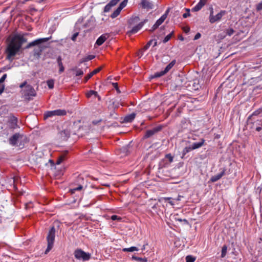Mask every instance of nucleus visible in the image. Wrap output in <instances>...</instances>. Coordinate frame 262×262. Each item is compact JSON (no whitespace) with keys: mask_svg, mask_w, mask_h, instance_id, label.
<instances>
[{"mask_svg":"<svg viewBox=\"0 0 262 262\" xmlns=\"http://www.w3.org/2000/svg\"><path fill=\"white\" fill-rule=\"evenodd\" d=\"M27 41V39L23 35L16 34L10 39L6 53L7 54L6 58L9 60L12 61L14 56H15L20 51L23 44Z\"/></svg>","mask_w":262,"mask_h":262,"instance_id":"obj_1","label":"nucleus"},{"mask_svg":"<svg viewBox=\"0 0 262 262\" xmlns=\"http://www.w3.org/2000/svg\"><path fill=\"white\" fill-rule=\"evenodd\" d=\"M50 37L41 38L37 39L30 43H29L25 49H29L32 47H36L33 50V55L37 58H39L42 51L45 49L46 47L43 46V43L48 41Z\"/></svg>","mask_w":262,"mask_h":262,"instance_id":"obj_2","label":"nucleus"},{"mask_svg":"<svg viewBox=\"0 0 262 262\" xmlns=\"http://www.w3.org/2000/svg\"><path fill=\"white\" fill-rule=\"evenodd\" d=\"M74 255L76 259L86 261L91 258V254L86 253L81 249H77L74 251Z\"/></svg>","mask_w":262,"mask_h":262,"instance_id":"obj_3","label":"nucleus"},{"mask_svg":"<svg viewBox=\"0 0 262 262\" xmlns=\"http://www.w3.org/2000/svg\"><path fill=\"white\" fill-rule=\"evenodd\" d=\"M185 82V78L183 76L178 75L176 78L174 82L171 83V88H172L173 90H179L183 86Z\"/></svg>","mask_w":262,"mask_h":262,"instance_id":"obj_4","label":"nucleus"},{"mask_svg":"<svg viewBox=\"0 0 262 262\" xmlns=\"http://www.w3.org/2000/svg\"><path fill=\"white\" fill-rule=\"evenodd\" d=\"M67 114L64 110L58 109L54 111H47L44 114V119L52 117L54 116H64Z\"/></svg>","mask_w":262,"mask_h":262,"instance_id":"obj_5","label":"nucleus"},{"mask_svg":"<svg viewBox=\"0 0 262 262\" xmlns=\"http://www.w3.org/2000/svg\"><path fill=\"white\" fill-rule=\"evenodd\" d=\"M210 13L209 16V21L211 23L213 24L215 21L221 20L222 17L226 14V12L225 10H222L216 15H213V10L212 8H210Z\"/></svg>","mask_w":262,"mask_h":262,"instance_id":"obj_6","label":"nucleus"},{"mask_svg":"<svg viewBox=\"0 0 262 262\" xmlns=\"http://www.w3.org/2000/svg\"><path fill=\"white\" fill-rule=\"evenodd\" d=\"M261 112H262V110L255 111L253 113L252 115L248 117L247 120V124L245 126L246 129H247L248 128H249L250 129L254 128V123L253 122V121L254 120V119H255L254 116H257Z\"/></svg>","mask_w":262,"mask_h":262,"instance_id":"obj_7","label":"nucleus"},{"mask_svg":"<svg viewBox=\"0 0 262 262\" xmlns=\"http://www.w3.org/2000/svg\"><path fill=\"white\" fill-rule=\"evenodd\" d=\"M162 129V126L161 125L158 126L157 127H155L151 129L147 130L146 131L145 135H144L143 137V139H147L153 135H154L155 134L157 133L158 132L161 131Z\"/></svg>","mask_w":262,"mask_h":262,"instance_id":"obj_8","label":"nucleus"},{"mask_svg":"<svg viewBox=\"0 0 262 262\" xmlns=\"http://www.w3.org/2000/svg\"><path fill=\"white\" fill-rule=\"evenodd\" d=\"M56 229L54 226H52L47 235V241L48 244L54 245Z\"/></svg>","mask_w":262,"mask_h":262,"instance_id":"obj_9","label":"nucleus"},{"mask_svg":"<svg viewBox=\"0 0 262 262\" xmlns=\"http://www.w3.org/2000/svg\"><path fill=\"white\" fill-rule=\"evenodd\" d=\"M24 96L26 98L29 96H35L36 92L34 89L31 85H27L24 91Z\"/></svg>","mask_w":262,"mask_h":262,"instance_id":"obj_10","label":"nucleus"},{"mask_svg":"<svg viewBox=\"0 0 262 262\" xmlns=\"http://www.w3.org/2000/svg\"><path fill=\"white\" fill-rule=\"evenodd\" d=\"M139 5L143 9H152L154 8V4L148 0H141Z\"/></svg>","mask_w":262,"mask_h":262,"instance_id":"obj_11","label":"nucleus"},{"mask_svg":"<svg viewBox=\"0 0 262 262\" xmlns=\"http://www.w3.org/2000/svg\"><path fill=\"white\" fill-rule=\"evenodd\" d=\"M120 0H111L104 8V12H109L112 8L116 6Z\"/></svg>","mask_w":262,"mask_h":262,"instance_id":"obj_12","label":"nucleus"},{"mask_svg":"<svg viewBox=\"0 0 262 262\" xmlns=\"http://www.w3.org/2000/svg\"><path fill=\"white\" fill-rule=\"evenodd\" d=\"M109 34L105 33L101 35L96 40L95 44L98 46L102 45L104 41L108 38Z\"/></svg>","mask_w":262,"mask_h":262,"instance_id":"obj_13","label":"nucleus"},{"mask_svg":"<svg viewBox=\"0 0 262 262\" xmlns=\"http://www.w3.org/2000/svg\"><path fill=\"white\" fill-rule=\"evenodd\" d=\"M226 170V169L225 168H223L222 169V171L220 173H218L216 175H215V176H213L211 177L210 179V181L211 182H215L217 181L223 176L225 175Z\"/></svg>","mask_w":262,"mask_h":262,"instance_id":"obj_14","label":"nucleus"},{"mask_svg":"<svg viewBox=\"0 0 262 262\" xmlns=\"http://www.w3.org/2000/svg\"><path fill=\"white\" fill-rule=\"evenodd\" d=\"M143 23H139L137 25L132 28V29L128 31L127 34L129 35L137 33L139 30H140L143 27Z\"/></svg>","mask_w":262,"mask_h":262,"instance_id":"obj_15","label":"nucleus"},{"mask_svg":"<svg viewBox=\"0 0 262 262\" xmlns=\"http://www.w3.org/2000/svg\"><path fill=\"white\" fill-rule=\"evenodd\" d=\"M108 103L107 106L108 110H116L119 107V102H116L115 101L111 100L109 101Z\"/></svg>","mask_w":262,"mask_h":262,"instance_id":"obj_16","label":"nucleus"},{"mask_svg":"<svg viewBox=\"0 0 262 262\" xmlns=\"http://www.w3.org/2000/svg\"><path fill=\"white\" fill-rule=\"evenodd\" d=\"M207 0H200L198 4L192 8V12H197L200 10L202 7L206 4Z\"/></svg>","mask_w":262,"mask_h":262,"instance_id":"obj_17","label":"nucleus"},{"mask_svg":"<svg viewBox=\"0 0 262 262\" xmlns=\"http://www.w3.org/2000/svg\"><path fill=\"white\" fill-rule=\"evenodd\" d=\"M9 122L11 128L15 129L19 127V126L17 124L18 119L15 116L11 117Z\"/></svg>","mask_w":262,"mask_h":262,"instance_id":"obj_18","label":"nucleus"},{"mask_svg":"<svg viewBox=\"0 0 262 262\" xmlns=\"http://www.w3.org/2000/svg\"><path fill=\"white\" fill-rule=\"evenodd\" d=\"M20 136V135L19 133H15L9 138V143L13 146L15 145Z\"/></svg>","mask_w":262,"mask_h":262,"instance_id":"obj_19","label":"nucleus"},{"mask_svg":"<svg viewBox=\"0 0 262 262\" xmlns=\"http://www.w3.org/2000/svg\"><path fill=\"white\" fill-rule=\"evenodd\" d=\"M170 8H168V9L165 11V13L163 14L160 18H159L156 22V24L159 26L161 25L164 21L167 18V15L169 13Z\"/></svg>","mask_w":262,"mask_h":262,"instance_id":"obj_20","label":"nucleus"},{"mask_svg":"<svg viewBox=\"0 0 262 262\" xmlns=\"http://www.w3.org/2000/svg\"><path fill=\"white\" fill-rule=\"evenodd\" d=\"M102 68V67H99L96 69H95L93 72L88 74L85 77H84V82H86L89 79H90L93 75L95 74H96L98 72H99L101 70Z\"/></svg>","mask_w":262,"mask_h":262,"instance_id":"obj_21","label":"nucleus"},{"mask_svg":"<svg viewBox=\"0 0 262 262\" xmlns=\"http://www.w3.org/2000/svg\"><path fill=\"white\" fill-rule=\"evenodd\" d=\"M169 165H170L169 162H168V161H165V160L163 159L159 163V165H158L159 172H160V171L161 170H162V169L163 168L168 167Z\"/></svg>","mask_w":262,"mask_h":262,"instance_id":"obj_22","label":"nucleus"},{"mask_svg":"<svg viewBox=\"0 0 262 262\" xmlns=\"http://www.w3.org/2000/svg\"><path fill=\"white\" fill-rule=\"evenodd\" d=\"M140 21L139 16H133L128 20V27L130 28L132 26L134 25Z\"/></svg>","mask_w":262,"mask_h":262,"instance_id":"obj_23","label":"nucleus"},{"mask_svg":"<svg viewBox=\"0 0 262 262\" xmlns=\"http://www.w3.org/2000/svg\"><path fill=\"white\" fill-rule=\"evenodd\" d=\"M136 117V114L132 113L124 117L123 122V123L132 122Z\"/></svg>","mask_w":262,"mask_h":262,"instance_id":"obj_24","label":"nucleus"},{"mask_svg":"<svg viewBox=\"0 0 262 262\" xmlns=\"http://www.w3.org/2000/svg\"><path fill=\"white\" fill-rule=\"evenodd\" d=\"M62 58L61 56H58L57 58V63L58 64V66H59V73L61 74L62 73L64 70V68L63 66V63L62 62Z\"/></svg>","mask_w":262,"mask_h":262,"instance_id":"obj_25","label":"nucleus"},{"mask_svg":"<svg viewBox=\"0 0 262 262\" xmlns=\"http://www.w3.org/2000/svg\"><path fill=\"white\" fill-rule=\"evenodd\" d=\"M204 142H205V140L203 139H202L200 142L193 143L190 146H191L193 150L198 149V148L202 147L204 145Z\"/></svg>","mask_w":262,"mask_h":262,"instance_id":"obj_26","label":"nucleus"},{"mask_svg":"<svg viewBox=\"0 0 262 262\" xmlns=\"http://www.w3.org/2000/svg\"><path fill=\"white\" fill-rule=\"evenodd\" d=\"M84 184V178L80 176H79L77 179H76L75 182L73 183V185H79L83 186V185Z\"/></svg>","mask_w":262,"mask_h":262,"instance_id":"obj_27","label":"nucleus"},{"mask_svg":"<svg viewBox=\"0 0 262 262\" xmlns=\"http://www.w3.org/2000/svg\"><path fill=\"white\" fill-rule=\"evenodd\" d=\"M130 147V144L122 147L121 148V152L124 154V156L128 155L130 152L129 148Z\"/></svg>","mask_w":262,"mask_h":262,"instance_id":"obj_28","label":"nucleus"},{"mask_svg":"<svg viewBox=\"0 0 262 262\" xmlns=\"http://www.w3.org/2000/svg\"><path fill=\"white\" fill-rule=\"evenodd\" d=\"M176 63V60L174 59L172 60L165 68L164 71L167 73L170 71V70L174 66Z\"/></svg>","mask_w":262,"mask_h":262,"instance_id":"obj_29","label":"nucleus"},{"mask_svg":"<svg viewBox=\"0 0 262 262\" xmlns=\"http://www.w3.org/2000/svg\"><path fill=\"white\" fill-rule=\"evenodd\" d=\"M60 135L63 140H66L70 137V132L68 130L64 129L60 132Z\"/></svg>","mask_w":262,"mask_h":262,"instance_id":"obj_30","label":"nucleus"},{"mask_svg":"<svg viewBox=\"0 0 262 262\" xmlns=\"http://www.w3.org/2000/svg\"><path fill=\"white\" fill-rule=\"evenodd\" d=\"M192 149L191 146L190 145L189 146H187V147H185L183 151H182V156L181 157V158L182 159L184 158L185 157V156L188 152H189L190 151H191Z\"/></svg>","mask_w":262,"mask_h":262,"instance_id":"obj_31","label":"nucleus"},{"mask_svg":"<svg viewBox=\"0 0 262 262\" xmlns=\"http://www.w3.org/2000/svg\"><path fill=\"white\" fill-rule=\"evenodd\" d=\"M66 152H67V151ZM66 154H67V153H64V154L60 155L58 157V158L56 161V164L59 165V164H61L64 160V159L66 158Z\"/></svg>","mask_w":262,"mask_h":262,"instance_id":"obj_32","label":"nucleus"},{"mask_svg":"<svg viewBox=\"0 0 262 262\" xmlns=\"http://www.w3.org/2000/svg\"><path fill=\"white\" fill-rule=\"evenodd\" d=\"M95 57V56L93 55H88L86 57L81 59L80 61V63H82L84 62H87L89 60H91L94 59Z\"/></svg>","mask_w":262,"mask_h":262,"instance_id":"obj_33","label":"nucleus"},{"mask_svg":"<svg viewBox=\"0 0 262 262\" xmlns=\"http://www.w3.org/2000/svg\"><path fill=\"white\" fill-rule=\"evenodd\" d=\"M139 250V249L136 247H131L130 248H123L122 249V251L123 252H134L135 251H138Z\"/></svg>","mask_w":262,"mask_h":262,"instance_id":"obj_34","label":"nucleus"},{"mask_svg":"<svg viewBox=\"0 0 262 262\" xmlns=\"http://www.w3.org/2000/svg\"><path fill=\"white\" fill-rule=\"evenodd\" d=\"M164 159L165 160V161H168V162H169V164H170L173 161V157L171 155V154H168L165 156Z\"/></svg>","mask_w":262,"mask_h":262,"instance_id":"obj_35","label":"nucleus"},{"mask_svg":"<svg viewBox=\"0 0 262 262\" xmlns=\"http://www.w3.org/2000/svg\"><path fill=\"white\" fill-rule=\"evenodd\" d=\"M132 259L140 262H147V258L146 257L141 258L136 256H133Z\"/></svg>","mask_w":262,"mask_h":262,"instance_id":"obj_36","label":"nucleus"},{"mask_svg":"<svg viewBox=\"0 0 262 262\" xmlns=\"http://www.w3.org/2000/svg\"><path fill=\"white\" fill-rule=\"evenodd\" d=\"M121 10L120 9V8H119L118 7L117 8V9L116 10H115L114 11V12L111 15V17L112 18H116V17H117L119 14L120 13V12H121Z\"/></svg>","mask_w":262,"mask_h":262,"instance_id":"obj_37","label":"nucleus"},{"mask_svg":"<svg viewBox=\"0 0 262 262\" xmlns=\"http://www.w3.org/2000/svg\"><path fill=\"white\" fill-rule=\"evenodd\" d=\"M174 35V31H172L170 33H169L168 35L166 36L164 39L163 40L162 42L163 43H166L168 42L172 37V36Z\"/></svg>","mask_w":262,"mask_h":262,"instance_id":"obj_38","label":"nucleus"},{"mask_svg":"<svg viewBox=\"0 0 262 262\" xmlns=\"http://www.w3.org/2000/svg\"><path fill=\"white\" fill-rule=\"evenodd\" d=\"M110 111V117L111 118L114 119H118V115L116 113V110H109Z\"/></svg>","mask_w":262,"mask_h":262,"instance_id":"obj_39","label":"nucleus"},{"mask_svg":"<svg viewBox=\"0 0 262 262\" xmlns=\"http://www.w3.org/2000/svg\"><path fill=\"white\" fill-rule=\"evenodd\" d=\"M77 186L70 189V192H71V193H74L76 191H80L82 190V189L83 188V186L80 185H79V186Z\"/></svg>","mask_w":262,"mask_h":262,"instance_id":"obj_40","label":"nucleus"},{"mask_svg":"<svg viewBox=\"0 0 262 262\" xmlns=\"http://www.w3.org/2000/svg\"><path fill=\"white\" fill-rule=\"evenodd\" d=\"M92 95H94L95 96H98V93L94 90H90L86 94L88 98L91 97Z\"/></svg>","mask_w":262,"mask_h":262,"instance_id":"obj_41","label":"nucleus"},{"mask_svg":"<svg viewBox=\"0 0 262 262\" xmlns=\"http://www.w3.org/2000/svg\"><path fill=\"white\" fill-rule=\"evenodd\" d=\"M73 71H76V76H82L83 74V72L80 69H77V68H73L72 69Z\"/></svg>","mask_w":262,"mask_h":262,"instance_id":"obj_42","label":"nucleus"},{"mask_svg":"<svg viewBox=\"0 0 262 262\" xmlns=\"http://www.w3.org/2000/svg\"><path fill=\"white\" fill-rule=\"evenodd\" d=\"M227 246L226 245H224L222 249V253H221V257H224L227 253Z\"/></svg>","mask_w":262,"mask_h":262,"instance_id":"obj_43","label":"nucleus"},{"mask_svg":"<svg viewBox=\"0 0 262 262\" xmlns=\"http://www.w3.org/2000/svg\"><path fill=\"white\" fill-rule=\"evenodd\" d=\"M165 74H166V73H165V72L164 70L163 71H160L159 72L156 73L154 74L153 77H154V78L160 77L164 75Z\"/></svg>","mask_w":262,"mask_h":262,"instance_id":"obj_44","label":"nucleus"},{"mask_svg":"<svg viewBox=\"0 0 262 262\" xmlns=\"http://www.w3.org/2000/svg\"><path fill=\"white\" fill-rule=\"evenodd\" d=\"M225 32L227 35L231 36L235 32V31L233 29L230 28L225 30Z\"/></svg>","mask_w":262,"mask_h":262,"instance_id":"obj_45","label":"nucleus"},{"mask_svg":"<svg viewBox=\"0 0 262 262\" xmlns=\"http://www.w3.org/2000/svg\"><path fill=\"white\" fill-rule=\"evenodd\" d=\"M48 88L52 89L54 88V81L53 79L48 80L47 82Z\"/></svg>","mask_w":262,"mask_h":262,"instance_id":"obj_46","label":"nucleus"},{"mask_svg":"<svg viewBox=\"0 0 262 262\" xmlns=\"http://www.w3.org/2000/svg\"><path fill=\"white\" fill-rule=\"evenodd\" d=\"M196 258L192 255H187L186 257V262H194Z\"/></svg>","mask_w":262,"mask_h":262,"instance_id":"obj_47","label":"nucleus"},{"mask_svg":"<svg viewBox=\"0 0 262 262\" xmlns=\"http://www.w3.org/2000/svg\"><path fill=\"white\" fill-rule=\"evenodd\" d=\"M128 2V0H123L119 5L118 6L119 8H120V9L122 10L127 5V3Z\"/></svg>","mask_w":262,"mask_h":262,"instance_id":"obj_48","label":"nucleus"},{"mask_svg":"<svg viewBox=\"0 0 262 262\" xmlns=\"http://www.w3.org/2000/svg\"><path fill=\"white\" fill-rule=\"evenodd\" d=\"M257 248H259L258 252H260L262 254V238H260V241L258 242L257 245Z\"/></svg>","mask_w":262,"mask_h":262,"instance_id":"obj_49","label":"nucleus"},{"mask_svg":"<svg viewBox=\"0 0 262 262\" xmlns=\"http://www.w3.org/2000/svg\"><path fill=\"white\" fill-rule=\"evenodd\" d=\"M253 122L254 123V125L256 124V126H262V119L258 120H256L255 119H254V120L253 121Z\"/></svg>","mask_w":262,"mask_h":262,"instance_id":"obj_50","label":"nucleus"},{"mask_svg":"<svg viewBox=\"0 0 262 262\" xmlns=\"http://www.w3.org/2000/svg\"><path fill=\"white\" fill-rule=\"evenodd\" d=\"M53 247V244H48L47 248L46 249V250L45 251V254H47L48 252H49L52 249Z\"/></svg>","mask_w":262,"mask_h":262,"instance_id":"obj_51","label":"nucleus"},{"mask_svg":"<svg viewBox=\"0 0 262 262\" xmlns=\"http://www.w3.org/2000/svg\"><path fill=\"white\" fill-rule=\"evenodd\" d=\"M111 219L113 220V221H116V220H119L120 221L121 220V218L116 215H113L112 216H111Z\"/></svg>","mask_w":262,"mask_h":262,"instance_id":"obj_52","label":"nucleus"},{"mask_svg":"<svg viewBox=\"0 0 262 262\" xmlns=\"http://www.w3.org/2000/svg\"><path fill=\"white\" fill-rule=\"evenodd\" d=\"M113 85L114 87L115 88L117 93H120L121 91H120L119 88H118V83H113Z\"/></svg>","mask_w":262,"mask_h":262,"instance_id":"obj_53","label":"nucleus"},{"mask_svg":"<svg viewBox=\"0 0 262 262\" xmlns=\"http://www.w3.org/2000/svg\"><path fill=\"white\" fill-rule=\"evenodd\" d=\"M158 27L159 26L155 23L151 27V29L149 30V31L151 32H154L157 28H158Z\"/></svg>","mask_w":262,"mask_h":262,"instance_id":"obj_54","label":"nucleus"},{"mask_svg":"<svg viewBox=\"0 0 262 262\" xmlns=\"http://www.w3.org/2000/svg\"><path fill=\"white\" fill-rule=\"evenodd\" d=\"M256 9L257 11L262 10V2L257 5Z\"/></svg>","mask_w":262,"mask_h":262,"instance_id":"obj_55","label":"nucleus"},{"mask_svg":"<svg viewBox=\"0 0 262 262\" xmlns=\"http://www.w3.org/2000/svg\"><path fill=\"white\" fill-rule=\"evenodd\" d=\"M7 74H5L3 75V76L0 78V84L4 82L5 80L6 77H7Z\"/></svg>","mask_w":262,"mask_h":262,"instance_id":"obj_56","label":"nucleus"},{"mask_svg":"<svg viewBox=\"0 0 262 262\" xmlns=\"http://www.w3.org/2000/svg\"><path fill=\"white\" fill-rule=\"evenodd\" d=\"M78 35V32H76V33H75L71 37V39L73 40V41H75L76 39V38L77 37V36Z\"/></svg>","mask_w":262,"mask_h":262,"instance_id":"obj_57","label":"nucleus"},{"mask_svg":"<svg viewBox=\"0 0 262 262\" xmlns=\"http://www.w3.org/2000/svg\"><path fill=\"white\" fill-rule=\"evenodd\" d=\"M201 33L198 32L195 34V35L193 38V40H197V39H199L201 37Z\"/></svg>","mask_w":262,"mask_h":262,"instance_id":"obj_58","label":"nucleus"},{"mask_svg":"<svg viewBox=\"0 0 262 262\" xmlns=\"http://www.w3.org/2000/svg\"><path fill=\"white\" fill-rule=\"evenodd\" d=\"M10 69L11 67L10 66H6L2 68L1 71H7L10 70Z\"/></svg>","mask_w":262,"mask_h":262,"instance_id":"obj_59","label":"nucleus"},{"mask_svg":"<svg viewBox=\"0 0 262 262\" xmlns=\"http://www.w3.org/2000/svg\"><path fill=\"white\" fill-rule=\"evenodd\" d=\"M183 31L185 33H188L190 31V28L189 27H184L183 28Z\"/></svg>","mask_w":262,"mask_h":262,"instance_id":"obj_60","label":"nucleus"},{"mask_svg":"<svg viewBox=\"0 0 262 262\" xmlns=\"http://www.w3.org/2000/svg\"><path fill=\"white\" fill-rule=\"evenodd\" d=\"M27 85V81H24L23 83H22L20 85L19 87H20V88H23V87H24V86H25V87H26V86Z\"/></svg>","mask_w":262,"mask_h":262,"instance_id":"obj_61","label":"nucleus"},{"mask_svg":"<svg viewBox=\"0 0 262 262\" xmlns=\"http://www.w3.org/2000/svg\"><path fill=\"white\" fill-rule=\"evenodd\" d=\"M190 16V13H185L183 14V17L184 18H187L188 16Z\"/></svg>","mask_w":262,"mask_h":262,"instance_id":"obj_62","label":"nucleus"},{"mask_svg":"<svg viewBox=\"0 0 262 262\" xmlns=\"http://www.w3.org/2000/svg\"><path fill=\"white\" fill-rule=\"evenodd\" d=\"M262 129V127L260 126H256L255 128V130L257 132H259Z\"/></svg>","mask_w":262,"mask_h":262,"instance_id":"obj_63","label":"nucleus"},{"mask_svg":"<svg viewBox=\"0 0 262 262\" xmlns=\"http://www.w3.org/2000/svg\"><path fill=\"white\" fill-rule=\"evenodd\" d=\"M149 47H150V46L148 45V43H147L146 45L143 48V50H146L149 48Z\"/></svg>","mask_w":262,"mask_h":262,"instance_id":"obj_64","label":"nucleus"}]
</instances>
